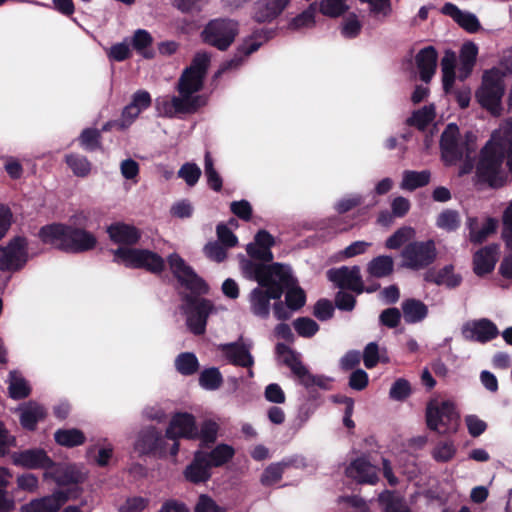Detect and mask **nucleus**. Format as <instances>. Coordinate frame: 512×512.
<instances>
[{
  "label": "nucleus",
  "instance_id": "423d86ee",
  "mask_svg": "<svg viewBox=\"0 0 512 512\" xmlns=\"http://www.w3.org/2000/svg\"><path fill=\"white\" fill-rule=\"evenodd\" d=\"M239 33V23L229 18L210 20L201 32L204 43L226 51Z\"/></svg>",
  "mask_w": 512,
  "mask_h": 512
},
{
  "label": "nucleus",
  "instance_id": "72a5a7b5",
  "mask_svg": "<svg viewBox=\"0 0 512 512\" xmlns=\"http://www.w3.org/2000/svg\"><path fill=\"white\" fill-rule=\"evenodd\" d=\"M47 412L45 408L38 404H30L20 415V423L22 427L28 431H34L39 421L46 418Z\"/></svg>",
  "mask_w": 512,
  "mask_h": 512
},
{
  "label": "nucleus",
  "instance_id": "338daca9",
  "mask_svg": "<svg viewBox=\"0 0 512 512\" xmlns=\"http://www.w3.org/2000/svg\"><path fill=\"white\" fill-rule=\"evenodd\" d=\"M456 23L469 33H477L481 29L478 18L470 12L462 11Z\"/></svg>",
  "mask_w": 512,
  "mask_h": 512
},
{
  "label": "nucleus",
  "instance_id": "8fccbe9b",
  "mask_svg": "<svg viewBox=\"0 0 512 512\" xmlns=\"http://www.w3.org/2000/svg\"><path fill=\"white\" fill-rule=\"evenodd\" d=\"M199 384L206 390H216L223 384L222 374L216 367L204 369L199 375Z\"/></svg>",
  "mask_w": 512,
  "mask_h": 512
},
{
  "label": "nucleus",
  "instance_id": "dca6fc26",
  "mask_svg": "<svg viewBox=\"0 0 512 512\" xmlns=\"http://www.w3.org/2000/svg\"><path fill=\"white\" fill-rule=\"evenodd\" d=\"M327 278L340 289H347L361 294L364 292V284L358 266H342L327 271Z\"/></svg>",
  "mask_w": 512,
  "mask_h": 512
},
{
  "label": "nucleus",
  "instance_id": "f8f14e48",
  "mask_svg": "<svg viewBox=\"0 0 512 512\" xmlns=\"http://www.w3.org/2000/svg\"><path fill=\"white\" fill-rule=\"evenodd\" d=\"M165 435L155 426H148L140 430L134 444V449L140 455L165 458L167 456V442Z\"/></svg>",
  "mask_w": 512,
  "mask_h": 512
},
{
  "label": "nucleus",
  "instance_id": "f704fd0d",
  "mask_svg": "<svg viewBox=\"0 0 512 512\" xmlns=\"http://www.w3.org/2000/svg\"><path fill=\"white\" fill-rule=\"evenodd\" d=\"M55 442L66 448H73L85 443V434L77 428L58 429L54 433Z\"/></svg>",
  "mask_w": 512,
  "mask_h": 512
},
{
  "label": "nucleus",
  "instance_id": "393cba45",
  "mask_svg": "<svg viewBox=\"0 0 512 512\" xmlns=\"http://www.w3.org/2000/svg\"><path fill=\"white\" fill-rule=\"evenodd\" d=\"M499 246L489 244L479 249L473 256V270L478 276H484L491 273L498 260Z\"/></svg>",
  "mask_w": 512,
  "mask_h": 512
},
{
  "label": "nucleus",
  "instance_id": "58836bf2",
  "mask_svg": "<svg viewBox=\"0 0 512 512\" xmlns=\"http://www.w3.org/2000/svg\"><path fill=\"white\" fill-rule=\"evenodd\" d=\"M291 465L289 461H281L278 463H272L265 468L263 471L260 482L264 486H272L277 484L283 476L286 468Z\"/></svg>",
  "mask_w": 512,
  "mask_h": 512
},
{
  "label": "nucleus",
  "instance_id": "cd10ccee",
  "mask_svg": "<svg viewBox=\"0 0 512 512\" xmlns=\"http://www.w3.org/2000/svg\"><path fill=\"white\" fill-rule=\"evenodd\" d=\"M173 96V106L178 115H191L206 105V97L193 92H178Z\"/></svg>",
  "mask_w": 512,
  "mask_h": 512
},
{
  "label": "nucleus",
  "instance_id": "774afa93",
  "mask_svg": "<svg viewBox=\"0 0 512 512\" xmlns=\"http://www.w3.org/2000/svg\"><path fill=\"white\" fill-rule=\"evenodd\" d=\"M148 499L135 496L127 498L124 504L119 507L118 512H143L144 509L148 506Z\"/></svg>",
  "mask_w": 512,
  "mask_h": 512
},
{
  "label": "nucleus",
  "instance_id": "7ed1b4c3",
  "mask_svg": "<svg viewBox=\"0 0 512 512\" xmlns=\"http://www.w3.org/2000/svg\"><path fill=\"white\" fill-rule=\"evenodd\" d=\"M506 165L512 173V137H499L492 135L485 146L480 150L475 165L476 182L488 185L491 188L501 187L504 183L502 165Z\"/></svg>",
  "mask_w": 512,
  "mask_h": 512
},
{
  "label": "nucleus",
  "instance_id": "aec40b11",
  "mask_svg": "<svg viewBox=\"0 0 512 512\" xmlns=\"http://www.w3.org/2000/svg\"><path fill=\"white\" fill-rule=\"evenodd\" d=\"M70 498L67 491L57 490L53 494L31 500L22 507L23 512H57Z\"/></svg>",
  "mask_w": 512,
  "mask_h": 512
},
{
  "label": "nucleus",
  "instance_id": "f257e3e1",
  "mask_svg": "<svg viewBox=\"0 0 512 512\" xmlns=\"http://www.w3.org/2000/svg\"><path fill=\"white\" fill-rule=\"evenodd\" d=\"M167 262L179 284L189 291L181 295L186 324L194 335H203L208 317L215 310L213 302L202 297L209 293L210 287L179 254H170Z\"/></svg>",
  "mask_w": 512,
  "mask_h": 512
},
{
  "label": "nucleus",
  "instance_id": "69168bd1",
  "mask_svg": "<svg viewBox=\"0 0 512 512\" xmlns=\"http://www.w3.org/2000/svg\"><path fill=\"white\" fill-rule=\"evenodd\" d=\"M219 243L226 248L235 247L238 243L236 235L224 224L219 223L216 227Z\"/></svg>",
  "mask_w": 512,
  "mask_h": 512
},
{
  "label": "nucleus",
  "instance_id": "6e6d98bb",
  "mask_svg": "<svg viewBox=\"0 0 512 512\" xmlns=\"http://www.w3.org/2000/svg\"><path fill=\"white\" fill-rule=\"evenodd\" d=\"M293 326L297 334L304 338L313 337L319 330L316 321L309 317H299L293 322Z\"/></svg>",
  "mask_w": 512,
  "mask_h": 512
},
{
  "label": "nucleus",
  "instance_id": "c9c22d12",
  "mask_svg": "<svg viewBox=\"0 0 512 512\" xmlns=\"http://www.w3.org/2000/svg\"><path fill=\"white\" fill-rule=\"evenodd\" d=\"M431 173L428 170L412 171L406 170L403 174L402 188L414 191L417 188L426 186L430 182Z\"/></svg>",
  "mask_w": 512,
  "mask_h": 512
},
{
  "label": "nucleus",
  "instance_id": "20e7f679",
  "mask_svg": "<svg viewBox=\"0 0 512 512\" xmlns=\"http://www.w3.org/2000/svg\"><path fill=\"white\" fill-rule=\"evenodd\" d=\"M505 93L504 74L498 68L485 71L482 84L476 91L478 103L492 115L501 113V100Z\"/></svg>",
  "mask_w": 512,
  "mask_h": 512
},
{
  "label": "nucleus",
  "instance_id": "9d476101",
  "mask_svg": "<svg viewBox=\"0 0 512 512\" xmlns=\"http://www.w3.org/2000/svg\"><path fill=\"white\" fill-rule=\"evenodd\" d=\"M248 260L243 265L244 273L255 280L259 286H268L271 282L278 280L287 284L291 273V268L282 263L265 264Z\"/></svg>",
  "mask_w": 512,
  "mask_h": 512
},
{
  "label": "nucleus",
  "instance_id": "864d4df0",
  "mask_svg": "<svg viewBox=\"0 0 512 512\" xmlns=\"http://www.w3.org/2000/svg\"><path fill=\"white\" fill-rule=\"evenodd\" d=\"M320 12L328 17L336 18L348 10L346 0H321Z\"/></svg>",
  "mask_w": 512,
  "mask_h": 512
},
{
  "label": "nucleus",
  "instance_id": "13d9d810",
  "mask_svg": "<svg viewBox=\"0 0 512 512\" xmlns=\"http://www.w3.org/2000/svg\"><path fill=\"white\" fill-rule=\"evenodd\" d=\"M411 394V385L404 378L397 379L391 386L389 396L396 401H404Z\"/></svg>",
  "mask_w": 512,
  "mask_h": 512
},
{
  "label": "nucleus",
  "instance_id": "2eb2a0df",
  "mask_svg": "<svg viewBox=\"0 0 512 512\" xmlns=\"http://www.w3.org/2000/svg\"><path fill=\"white\" fill-rule=\"evenodd\" d=\"M198 427L195 416L188 412L175 413L165 431V437L168 440L184 438L188 440H197Z\"/></svg>",
  "mask_w": 512,
  "mask_h": 512
},
{
  "label": "nucleus",
  "instance_id": "79ce46f5",
  "mask_svg": "<svg viewBox=\"0 0 512 512\" xmlns=\"http://www.w3.org/2000/svg\"><path fill=\"white\" fill-rule=\"evenodd\" d=\"M317 11V3L313 2L311 3L307 9H305L300 14L293 17L288 27L291 30H299L302 28H310L315 25V15Z\"/></svg>",
  "mask_w": 512,
  "mask_h": 512
},
{
  "label": "nucleus",
  "instance_id": "7c9ffc66",
  "mask_svg": "<svg viewBox=\"0 0 512 512\" xmlns=\"http://www.w3.org/2000/svg\"><path fill=\"white\" fill-rule=\"evenodd\" d=\"M425 281L437 285H446L455 288L461 283V276L453 273V266L447 265L438 271H428L424 277Z\"/></svg>",
  "mask_w": 512,
  "mask_h": 512
},
{
  "label": "nucleus",
  "instance_id": "ddd939ff",
  "mask_svg": "<svg viewBox=\"0 0 512 512\" xmlns=\"http://www.w3.org/2000/svg\"><path fill=\"white\" fill-rule=\"evenodd\" d=\"M27 240L24 237H14L7 246H0V271H18L28 260Z\"/></svg>",
  "mask_w": 512,
  "mask_h": 512
},
{
  "label": "nucleus",
  "instance_id": "a211bd4d",
  "mask_svg": "<svg viewBox=\"0 0 512 512\" xmlns=\"http://www.w3.org/2000/svg\"><path fill=\"white\" fill-rule=\"evenodd\" d=\"M12 463L15 466L26 469H51L54 461L42 448H32L23 451H16L11 454Z\"/></svg>",
  "mask_w": 512,
  "mask_h": 512
},
{
  "label": "nucleus",
  "instance_id": "473e14b6",
  "mask_svg": "<svg viewBox=\"0 0 512 512\" xmlns=\"http://www.w3.org/2000/svg\"><path fill=\"white\" fill-rule=\"evenodd\" d=\"M235 455V450L228 444H218L210 452H203L205 460L208 462L210 467H221L227 464Z\"/></svg>",
  "mask_w": 512,
  "mask_h": 512
},
{
  "label": "nucleus",
  "instance_id": "412c9836",
  "mask_svg": "<svg viewBox=\"0 0 512 512\" xmlns=\"http://www.w3.org/2000/svg\"><path fill=\"white\" fill-rule=\"evenodd\" d=\"M254 240V243L247 245V254L252 259L262 262H271L273 260L271 247L275 244L273 236L266 230H259L256 233Z\"/></svg>",
  "mask_w": 512,
  "mask_h": 512
},
{
  "label": "nucleus",
  "instance_id": "6e6552de",
  "mask_svg": "<svg viewBox=\"0 0 512 512\" xmlns=\"http://www.w3.org/2000/svg\"><path fill=\"white\" fill-rule=\"evenodd\" d=\"M294 283L295 278L290 276L287 284L276 280L271 282L268 286L254 288L249 294L250 310L252 314L261 319H267L270 315V300L281 299L285 288Z\"/></svg>",
  "mask_w": 512,
  "mask_h": 512
},
{
  "label": "nucleus",
  "instance_id": "de8ad7c7",
  "mask_svg": "<svg viewBox=\"0 0 512 512\" xmlns=\"http://www.w3.org/2000/svg\"><path fill=\"white\" fill-rule=\"evenodd\" d=\"M204 171L208 186L212 190L220 192L223 187V180L214 167V161L209 151H206L204 156Z\"/></svg>",
  "mask_w": 512,
  "mask_h": 512
},
{
  "label": "nucleus",
  "instance_id": "49530a36",
  "mask_svg": "<svg viewBox=\"0 0 512 512\" xmlns=\"http://www.w3.org/2000/svg\"><path fill=\"white\" fill-rule=\"evenodd\" d=\"M9 476L7 469L0 467V512H12L15 509V501L6 490Z\"/></svg>",
  "mask_w": 512,
  "mask_h": 512
},
{
  "label": "nucleus",
  "instance_id": "09e8293b",
  "mask_svg": "<svg viewBox=\"0 0 512 512\" xmlns=\"http://www.w3.org/2000/svg\"><path fill=\"white\" fill-rule=\"evenodd\" d=\"M461 224L459 212L453 209L443 210L436 219L438 228L447 232L456 231Z\"/></svg>",
  "mask_w": 512,
  "mask_h": 512
},
{
  "label": "nucleus",
  "instance_id": "6ab92c4d",
  "mask_svg": "<svg viewBox=\"0 0 512 512\" xmlns=\"http://www.w3.org/2000/svg\"><path fill=\"white\" fill-rule=\"evenodd\" d=\"M462 334L466 340L486 343L495 339L499 335V330L491 320L482 318L466 323Z\"/></svg>",
  "mask_w": 512,
  "mask_h": 512
},
{
  "label": "nucleus",
  "instance_id": "4c0bfd02",
  "mask_svg": "<svg viewBox=\"0 0 512 512\" xmlns=\"http://www.w3.org/2000/svg\"><path fill=\"white\" fill-rule=\"evenodd\" d=\"M65 163L77 177H87L91 172L92 164L84 155L78 153L66 154Z\"/></svg>",
  "mask_w": 512,
  "mask_h": 512
},
{
  "label": "nucleus",
  "instance_id": "0eeeda50",
  "mask_svg": "<svg viewBox=\"0 0 512 512\" xmlns=\"http://www.w3.org/2000/svg\"><path fill=\"white\" fill-rule=\"evenodd\" d=\"M115 260L120 259L126 267L145 269L153 274L165 270L164 259L156 252L147 249L119 247L114 251Z\"/></svg>",
  "mask_w": 512,
  "mask_h": 512
},
{
  "label": "nucleus",
  "instance_id": "bf43d9fd",
  "mask_svg": "<svg viewBox=\"0 0 512 512\" xmlns=\"http://www.w3.org/2000/svg\"><path fill=\"white\" fill-rule=\"evenodd\" d=\"M456 453V448L452 441L440 442L433 450V458L437 462L446 463L450 461Z\"/></svg>",
  "mask_w": 512,
  "mask_h": 512
},
{
  "label": "nucleus",
  "instance_id": "bb28decb",
  "mask_svg": "<svg viewBox=\"0 0 512 512\" xmlns=\"http://www.w3.org/2000/svg\"><path fill=\"white\" fill-rule=\"evenodd\" d=\"M107 233L114 243L128 246L137 244L141 238V232L138 228L122 222L111 224L107 228Z\"/></svg>",
  "mask_w": 512,
  "mask_h": 512
},
{
  "label": "nucleus",
  "instance_id": "37998d69",
  "mask_svg": "<svg viewBox=\"0 0 512 512\" xmlns=\"http://www.w3.org/2000/svg\"><path fill=\"white\" fill-rule=\"evenodd\" d=\"M9 396L14 400L27 398L31 393L28 382L16 371L10 372Z\"/></svg>",
  "mask_w": 512,
  "mask_h": 512
},
{
  "label": "nucleus",
  "instance_id": "c03bdc74",
  "mask_svg": "<svg viewBox=\"0 0 512 512\" xmlns=\"http://www.w3.org/2000/svg\"><path fill=\"white\" fill-rule=\"evenodd\" d=\"M296 283L297 280L295 279V283L293 285L285 288V303L292 311H298L306 303L305 291L300 286H297Z\"/></svg>",
  "mask_w": 512,
  "mask_h": 512
},
{
  "label": "nucleus",
  "instance_id": "e433bc0d",
  "mask_svg": "<svg viewBox=\"0 0 512 512\" xmlns=\"http://www.w3.org/2000/svg\"><path fill=\"white\" fill-rule=\"evenodd\" d=\"M101 130L96 128H85L78 137V143L81 148L87 152L102 150Z\"/></svg>",
  "mask_w": 512,
  "mask_h": 512
},
{
  "label": "nucleus",
  "instance_id": "c756f323",
  "mask_svg": "<svg viewBox=\"0 0 512 512\" xmlns=\"http://www.w3.org/2000/svg\"><path fill=\"white\" fill-rule=\"evenodd\" d=\"M402 312L406 323L415 324L423 321L428 315V307L421 300L408 298L402 302Z\"/></svg>",
  "mask_w": 512,
  "mask_h": 512
},
{
  "label": "nucleus",
  "instance_id": "4468645a",
  "mask_svg": "<svg viewBox=\"0 0 512 512\" xmlns=\"http://www.w3.org/2000/svg\"><path fill=\"white\" fill-rule=\"evenodd\" d=\"M459 136V128L455 123H449L441 134L439 145L446 165H454L463 158V144Z\"/></svg>",
  "mask_w": 512,
  "mask_h": 512
},
{
  "label": "nucleus",
  "instance_id": "a878e982",
  "mask_svg": "<svg viewBox=\"0 0 512 512\" xmlns=\"http://www.w3.org/2000/svg\"><path fill=\"white\" fill-rule=\"evenodd\" d=\"M438 53L434 46H427L421 49L415 56L416 66L419 70L420 79L429 83L433 78L437 67Z\"/></svg>",
  "mask_w": 512,
  "mask_h": 512
},
{
  "label": "nucleus",
  "instance_id": "4d7b16f0",
  "mask_svg": "<svg viewBox=\"0 0 512 512\" xmlns=\"http://www.w3.org/2000/svg\"><path fill=\"white\" fill-rule=\"evenodd\" d=\"M178 177L183 179L190 187L196 185L201 176V169L195 163H184L177 173Z\"/></svg>",
  "mask_w": 512,
  "mask_h": 512
},
{
  "label": "nucleus",
  "instance_id": "39448f33",
  "mask_svg": "<svg viewBox=\"0 0 512 512\" xmlns=\"http://www.w3.org/2000/svg\"><path fill=\"white\" fill-rule=\"evenodd\" d=\"M459 415L452 402L431 400L426 406V424L440 434L456 432Z\"/></svg>",
  "mask_w": 512,
  "mask_h": 512
},
{
  "label": "nucleus",
  "instance_id": "f3484780",
  "mask_svg": "<svg viewBox=\"0 0 512 512\" xmlns=\"http://www.w3.org/2000/svg\"><path fill=\"white\" fill-rule=\"evenodd\" d=\"M272 36V31L268 29H260L253 32V34L246 39L237 48V53L234 57L223 63L221 71H226L236 68L241 65L243 58L256 52L264 42L268 41Z\"/></svg>",
  "mask_w": 512,
  "mask_h": 512
},
{
  "label": "nucleus",
  "instance_id": "052dcab7",
  "mask_svg": "<svg viewBox=\"0 0 512 512\" xmlns=\"http://www.w3.org/2000/svg\"><path fill=\"white\" fill-rule=\"evenodd\" d=\"M497 228V220L488 217L486 223L481 229H477L474 233H471L470 241L473 244H482L489 235L493 234Z\"/></svg>",
  "mask_w": 512,
  "mask_h": 512
},
{
  "label": "nucleus",
  "instance_id": "5fc2aeb1",
  "mask_svg": "<svg viewBox=\"0 0 512 512\" xmlns=\"http://www.w3.org/2000/svg\"><path fill=\"white\" fill-rule=\"evenodd\" d=\"M152 43L153 38L147 30L138 29L135 31L132 39V46L138 53L142 54L145 58H150L152 56L151 53L146 52V49L150 47Z\"/></svg>",
  "mask_w": 512,
  "mask_h": 512
},
{
  "label": "nucleus",
  "instance_id": "5701e85b",
  "mask_svg": "<svg viewBox=\"0 0 512 512\" xmlns=\"http://www.w3.org/2000/svg\"><path fill=\"white\" fill-rule=\"evenodd\" d=\"M346 475L360 484L374 485L379 480L376 467L364 457L353 460L346 468Z\"/></svg>",
  "mask_w": 512,
  "mask_h": 512
},
{
  "label": "nucleus",
  "instance_id": "3c124183",
  "mask_svg": "<svg viewBox=\"0 0 512 512\" xmlns=\"http://www.w3.org/2000/svg\"><path fill=\"white\" fill-rule=\"evenodd\" d=\"M415 234V231L412 227L403 226L397 229L390 237H388L385 241V246L388 249H399L402 247L407 241H409Z\"/></svg>",
  "mask_w": 512,
  "mask_h": 512
},
{
  "label": "nucleus",
  "instance_id": "a18cd8bd",
  "mask_svg": "<svg viewBox=\"0 0 512 512\" xmlns=\"http://www.w3.org/2000/svg\"><path fill=\"white\" fill-rule=\"evenodd\" d=\"M292 373L298 378L300 384L306 388L312 386L325 387L323 378L311 374L303 363H296V365L292 367Z\"/></svg>",
  "mask_w": 512,
  "mask_h": 512
},
{
  "label": "nucleus",
  "instance_id": "1a4fd4ad",
  "mask_svg": "<svg viewBox=\"0 0 512 512\" xmlns=\"http://www.w3.org/2000/svg\"><path fill=\"white\" fill-rule=\"evenodd\" d=\"M210 65V56L205 52L194 55L190 65L186 67L178 79V92L198 93L204 87V81Z\"/></svg>",
  "mask_w": 512,
  "mask_h": 512
},
{
  "label": "nucleus",
  "instance_id": "e2e57ef3",
  "mask_svg": "<svg viewBox=\"0 0 512 512\" xmlns=\"http://www.w3.org/2000/svg\"><path fill=\"white\" fill-rule=\"evenodd\" d=\"M194 512H226V508L219 506L209 495L201 494L194 507Z\"/></svg>",
  "mask_w": 512,
  "mask_h": 512
},
{
  "label": "nucleus",
  "instance_id": "a19ab883",
  "mask_svg": "<svg viewBox=\"0 0 512 512\" xmlns=\"http://www.w3.org/2000/svg\"><path fill=\"white\" fill-rule=\"evenodd\" d=\"M435 118V109L433 106H424L423 108L414 111L407 119L406 123L409 126L416 127L420 131H424L427 126Z\"/></svg>",
  "mask_w": 512,
  "mask_h": 512
},
{
  "label": "nucleus",
  "instance_id": "603ef678",
  "mask_svg": "<svg viewBox=\"0 0 512 512\" xmlns=\"http://www.w3.org/2000/svg\"><path fill=\"white\" fill-rule=\"evenodd\" d=\"M219 426L215 421L205 420L198 430L197 440L201 441V447H209L217 439Z\"/></svg>",
  "mask_w": 512,
  "mask_h": 512
},
{
  "label": "nucleus",
  "instance_id": "c85d7f7f",
  "mask_svg": "<svg viewBox=\"0 0 512 512\" xmlns=\"http://www.w3.org/2000/svg\"><path fill=\"white\" fill-rule=\"evenodd\" d=\"M223 350L228 361L235 366L250 368L254 364V359L244 344L230 343Z\"/></svg>",
  "mask_w": 512,
  "mask_h": 512
},
{
  "label": "nucleus",
  "instance_id": "4be33fe9",
  "mask_svg": "<svg viewBox=\"0 0 512 512\" xmlns=\"http://www.w3.org/2000/svg\"><path fill=\"white\" fill-rule=\"evenodd\" d=\"M291 0H258L253 6V19L258 23H270L285 10Z\"/></svg>",
  "mask_w": 512,
  "mask_h": 512
},
{
  "label": "nucleus",
  "instance_id": "680f3d73",
  "mask_svg": "<svg viewBox=\"0 0 512 512\" xmlns=\"http://www.w3.org/2000/svg\"><path fill=\"white\" fill-rule=\"evenodd\" d=\"M334 306L328 299H319L313 309V315L320 321H327L334 315Z\"/></svg>",
  "mask_w": 512,
  "mask_h": 512
},
{
  "label": "nucleus",
  "instance_id": "0e129e2a",
  "mask_svg": "<svg viewBox=\"0 0 512 512\" xmlns=\"http://www.w3.org/2000/svg\"><path fill=\"white\" fill-rule=\"evenodd\" d=\"M205 255L218 263L223 262L227 257L226 247L217 241L208 242L204 247Z\"/></svg>",
  "mask_w": 512,
  "mask_h": 512
},
{
  "label": "nucleus",
  "instance_id": "f03ea898",
  "mask_svg": "<svg viewBox=\"0 0 512 512\" xmlns=\"http://www.w3.org/2000/svg\"><path fill=\"white\" fill-rule=\"evenodd\" d=\"M89 214L79 211L72 215L69 223L54 222L42 226L38 231L40 241L68 254H81L96 248L98 240L86 229Z\"/></svg>",
  "mask_w": 512,
  "mask_h": 512
},
{
  "label": "nucleus",
  "instance_id": "b1692460",
  "mask_svg": "<svg viewBox=\"0 0 512 512\" xmlns=\"http://www.w3.org/2000/svg\"><path fill=\"white\" fill-rule=\"evenodd\" d=\"M184 478L195 485L206 483L212 476L211 467L203 456V451H196L193 460L183 471Z\"/></svg>",
  "mask_w": 512,
  "mask_h": 512
},
{
  "label": "nucleus",
  "instance_id": "2f4dec72",
  "mask_svg": "<svg viewBox=\"0 0 512 512\" xmlns=\"http://www.w3.org/2000/svg\"><path fill=\"white\" fill-rule=\"evenodd\" d=\"M394 271V261L391 256L380 255L373 258L366 268V272L373 278H384L390 276Z\"/></svg>",
  "mask_w": 512,
  "mask_h": 512
},
{
  "label": "nucleus",
  "instance_id": "9b49d317",
  "mask_svg": "<svg viewBox=\"0 0 512 512\" xmlns=\"http://www.w3.org/2000/svg\"><path fill=\"white\" fill-rule=\"evenodd\" d=\"M436 257V245L431 239L409 242L401 252L402 265L411 270L427 268L434 263Z\"/></svg>",
  "mask_w": 512,
  "mask_h": 512
},
{
  "label": "nucleus",
  "instance_id": "ea45409f",
  "mask_svg": "<svg viewBox=\"0 0 512 512\" xmlns=\"http://www.w3.org/2000/svg\"><path fill=\"white\" fill-rule=\"evenodd\" d=\"M176 370L184 376L194 375L199 370V361L192 352L180 353L175 359Z\"/></svg>",
  "mask_w": 512,
  "mask_h": 512
}]
</instances>
